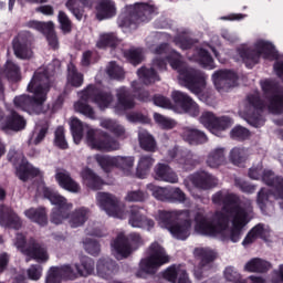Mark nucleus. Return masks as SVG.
<instances>
[{
	"mask_svg": "<svg viewBox=\"0 0 283 283\" xmlns=\"http://www.w3.org/2000/svg\"><path fill=\"white\" fill-rule=\"evenodd\" d=\"M155 122L163 127V129H174L176 127V122L169 117H165L158 113L154 114Z\"/></svg>",
	"mask_w": 283,
	"mask_h": 283,
	"instance_id": "nucleus-55",
	"label": "nucleus"
},
{
	"mask_svg": "<svg viewBox=\"0 0 283 283\" xmlns=\"http://www.w3.org/2000/svg\"><path fill=\"white\" fill-rule=\"evenodd\" d=\"M260 112H262L260 93H253L248 95L245 101L240 105L239 116L253 127H262L264 125V117H262Z\"/></svg>",
	"mask_w": 283,
	"mask_h": 283,
	"instance_id": "nucleus-9",
	"label": "nucleus"
},
{
	"mask_svg": "<svg viewBox=\"0 0 283 283\" xmlns=\"http://www.w3.org/2000/svg\"><path fill=\"white\" fill-rule=\"evenodd\" d=\"M224 160H227L224 148L217 147L208 154L207 165L217 169L220 165H224Z\"/></svg>",
	"mask_w": 283,
	"mask_h": 283,
	"instance_id": "nucleus-33",
	"label": "nucleus"
},
{
	"mask_svg": "<svg viewBox=\"0 0 283 283\" xmlns=\"http://www.w3.org/2000/svg\"><path fill=\"white\" fill-rule=\"evenodd\" d=\"M271 269V263L262 259H252L244 265V271L248 273H266Z\"/></svg>",
	"mask_w": 283,
	"mask_h": 283,
	"instance_id": "nucleus-35",
	"label": "nucleus"
},
{
	"mask_svg": "<svg viewBox=\"0 0 283 283\" xmlns=\"http://www.w3.org/2000/svg\"><path fill=\"white\" fill-rule=\"evenodd\" d=\"M167 64L165 63V61L155 59L150 69L142 67L137 71V74L139 78L147 85L149 83H156V81H159L156 70L163 72V70H165Z\"/></svg>",
	"mask_w": 283,
	"mask_h": 283,
	"instance_id": "nucleus-21",
	"label": "nucleus"
},
{
	"mask_svg": "<svg viewBox=\"0 0 283 283\" xmlns=\"http://www.w3.org/2000/svg\"><path fill=\"white\" fill-rule=\"evenodd\" d=\"M214 205H223V212H216L209 221L205 210L197 211L195 216V231L200 235L221 238L239 242L242 229L249 224V212L238 206V197L227 191H219L212 197Z\"/></svg>",
	"mask_w": 283,
	"mask_h": 283,
	"instance_id": "nucleus-1",
	"label": "nucleus"
},
{
	"mask_svg": "<svg viewBox=\"0 0 283 283\" xmlns=\"http://www.w3.org/2000/svg\"><path fill=\"white\" fill-rule=\"evenodd\" d=\"M80 98L81 99L74 104V109L88 118H94V108L87 104L90 101L96 103L99 109H107L114 101L111 94L98 92V88L94 85H88L86 90L82 91Z\"/></svg>",
	"mask_w": 283,
	"mask_h": 283,
	"instance_id": "nucleus-8",
	"label": "nucleus"
},
{
	"mask_svg": "<svg viewBox=\"0 0 283 283\" xmlns=\"http://www.w3.org/2000/svg\"><path fill=\"white\" fill-rule=\"evenodd\" d=\"M192 185L195 186L193 191H198L199 189H209L211 185V177L206 172L196 174L190 177Z\"/></svg>",
	"mask_w": 283,
	"mask_h": 283,
	"instance_id": "nucleus-44",
	"label": "nucleus"
},
{
	"mask_svg": "<svg viewBox=\"0 0 283 283\" xmlns=\"http://www.w3.org/2000/svg\"><path fill=\"white\" fill-rule=\"evenodd\" d=\"M145 213H147L145 208L133 206L130 208V214L128 219L130 227H134L135 229H147V231L154 229V220L147 219Z\"/></svg>",
	"mask_w": 283,
	"mask_h": 283,
	"instance_id": "nucleus-20",
	"label": "nucleus"
},
{
	"mask_svg": "<svg viewBox=\"0 0 283 283\" xmlns=\"http://www.w3.org/2000/svg\"><path fill=\"white\" fill-rule=\"evenodd\" d=\"M81 176L83 185L88 187V189H93L94 191L101 189L103 185H105V181H103L102 178L93 172L90 168H84Z\"/></svg>",
	"mask_w": 283,
	"mask_h": 283,
	"instance_id": "nucleus-29",
	"label": "nucleus"
},
{
	"mask_svg": "<svg viewBox=\"0 0 283 283\" xmlns=\"http://www.w3.org/2000/svg\"><path fill=\"white\" fill-rule=\"evenodd\" d=\"M126 59L130 61L134 65H138L144 59L143 50L142 49H130L125 53Z\"/></svg>",
	"mask_w": 283,
	"mask_h": 283,
	"instance_id": "nucleus-57",
	"label": "nucleus"
},
{
	"mask_svg": "<svg viewBox=\"0 0 283 283\" xmlns=\"http://www.w3.org/2000/svg\"><path fill=\"white\" fill-rule=\"evenodd\" d=\"M138 140L142 149H145V151H156V139L145 128L139 129Z\"/></svg>",
	"mask_w": 283,
	"mask_h": 283,
	"instance_id": "nucleus-39",
	"label": "nucleus"
},
{
	"mask_svg": "<svg viewBox=\"0 0 283 283\" xmlns=\"http://www.w3.org/2000/svg\"><path fill=\"white\" fill-rule=\"evenodd\" d=\"M201 125L214 134V136H222L224 129H229L233 125V120L229 117H216L211 112H205L199 118Z\"/></svg>",
	"mask_w": 283,
	"mask_h": 283,
	"instance_id": "nucleus-17",
	"label": "nucleus"
},
{
	"mask_svg": "<svg viewBox=\"0 0 283 283\" xmlns=\"http://www.w3.org/2000/svg\"><path fill=\"white\" fill-rule=\"evenodd\" d=\"M25 118L17 114V112H12L11 115L2 122L1 129L9 134V132H21V129H25Z\"/></svg>",
	"mask_w": 283,
	"mask_h": 283,
	"instance_id": "nucleus-28",
	"label": "nucleus"
},
{
	"mask_svg": "<svg viewBox=\"0 0 283 283\" xmlns=\"http://www.w3.org/2000/svg\"><path fill=\"white\" fill-rule=\"evenodd\" d=\"M75 269L82 277H87L94 273V261L87 256L81 259V263L75 264Z\"/></svg>",
	"mask_w": 283,
	"mask_h": 283,
	"instance_id": "nucleus-43",
	"label": "nucleus"
},
{
	"mask_svg": "<svg viewBox=\"0 0 283 283\" xmlns=\"http://www.w3.org/2000/svg\"><path fill=\"white\" fill-rule=\"evenodd\" d=\"M212 80L217 90H222V87H233L238 75L231 71H218L212 75Z\"/></svg>",
	"mask_w": 283,
	"mask_h": 283,
	"instance_id": "nucleus-27",
	"label": "nucleus"
},
{
	"mask_svg": "<svg viewBox=\"0 0 283 283\" xmlns=\"http://www.w3.org/2000/svg\"><path fill=\"white\" fill-rule=\"evenodd\" d=\"M27 275L29 280H32L33 282H39L43 275V266L41 265H31L27 270Z\"/></svg>",
	"mask_w": 283,
	"mask_h": 283,
	"instance_id": "nucleus-60",
	"label": "nucleus"
},
{
	"mask_svg": "<svg viewBox=\"0 0 283 283\" xmlns=\"http://www.w3.org/2000/svg\"><path fill=\"white\" fill-rule=\"evenodd\" d=\"M261 87L265 94H272L268 99V109L271 114H282L283 112V88L265 80L261 82Z\"/></svg>",
	"mask_w": 283,
	"mask_h": 283,
	"instance_id": "nucleus-16",
	"label": "nucleus"
},
{
	"mask_svg": "<svg viewBox=\"0 0 283 283\" xmlns=\"http://www.w3.org/2000/svg\"><path fill=\"white\" fill-rule=\"evenodd\" d=\"M101 126L104 129H108L109 132H113L115 136H123V134H125V128L112 119H103L101 122Z\"/></svg>",
	"mask_w": 283,
	"mask_h": 283,
	"instance_id": "nucleus-49",
	"label": "nucleus"
},
{
	"mask_svg": "<svg viewBox=\"0 0 283 283\" xmlns=\"http://www.w3.org/2000/svg\"><path fill=\"white\" fill-rule=\"evenodd\" d=\"M140 242V235L130 234L129 238H125V234H119L112 243V253L117 260H123L132 253V247Z\"/></svg>",
	"mask_w": 283,
	"mask_h": 283,
	"instance_id": "nucleus-18",
	"label": "nucleus"
},
{
	"mask_svg": "<svg viewBox=\"0 0 283 283\" xmlns=\"http://www.w3.org/2000/svg\"><path fill=\"white\" fill-rule=\"evenodd\" d=\"M12 45L14 55L18 59L28 60L34 56V52L30 48V41H28L25 34H19L18 36H15L13 39Z\"/></svg>",
	"mask_w": 283,
	"mask_h": 283,
	"instance_id": "nucleus-23",
	"label": "nucleus"
},
{
	"mask_svg": "<svg viewBox=\"0 0 283 283\" xmlns=\"http://www.w3.org/2000/svg\"><path fill=\"white\" fill-rule=\"evenodd\" d=\"M70 126L75 145L81 143L83 132H86V145H88L91 149H96L97 151H118V149H120V143L116 139L109 137V135L105 133L96 137L94 129L82 124L76 117L71 119Z\"/></svg>",
	"mask_w": 283,
	"mask_h": 283,
	"instance_id": "nucleus-5",
	"label": "nucleus"
},
{
	"mask_svg": "<svg viewBox=\"0 0 283 283\" xmlns=\"http://www.w3.org/2000/svg\"><path fill=\"white\" fill-rule=\"evenodd\" d=\"M262 180L272 187V195L276 200H283V177H275L271 170H264Z\"/></svg>",
	"mask_w": 283,
	"mask_h": 283,
	"instance_id": "nucleus-25",
	"label": "nucleus"
},
{
	"mask_svg": "<svg viewBox=\"0 0 283 283\" xmlns=\"http://www.w3.org/2000/svg\"><path fill=\"white\" fill-rule=\"evenodd\" d=\"M155 54L163 56L167 54L166 59L172 70L178 72V83L182 87H187L189 92L196 94V96H201L207 90V75L189 67L185 62H182V56L174 50H169L167 44H161L155 50Z\"/></svg>",
	"mask_w": 283,
	"mask_h": 283,
	"instance_id": "nucleus-4",
	"label": "nucleus"
},
{
	"mask_svg": "<svg viewBox=\"0 0 283 283\" xmlns=\"http://www.w3.org/2000/svg\"><path fill=\"white\" fill-rule=\"evenodd\" d=\"M171 98L177 107H180L182 109L184 107H187L188 103H190L191 97L189 95L180 92V91H172Z\"/></svg>",
	"mask_w": 283,
	"mask_h": 283,
	"instance_id": "nucleus-50",
	"label": "nucleus"
},
{
	"mask_svg": "<svg viewBox=\"0 0 283 283\" xmlns=\"http://www.w3.org/2000/svg\"><path fill=\"white\" fill-rule=\"evenodd\" d=\"M0 224L8 229H21V218L10 207L0 206Z\"/></svg>",
	"mask_w": 283,
	"mask_h": 283,
	"instance_id": "nucleus-24",
	"label": "nucleus"
},
{
	"mask_svg": "<svg viewBox=\"0 0 283 283\" xmlns=\"http://www.w3.org/2000/svg\"><path fill=\"white\" fill-rule=\"evenodd\" d=\"M24 216L32 222H36V224H40V227H45V224H48V214L45 213V209L43 208L27 209L24 211Z\"/></svg>",
	"mask_w": 283,
	"mask_h": 283,
	"instance_id": "nucleus-36",
	"label": "nucleus"
},
{
	"mask_svg": "<svg viewBox=\"0 0 283 283\" xmlns=\"http://www.w3.org/2000/svg\"><path fill=\"white\" fill-rule=\"evenodd\" d=\"M271 193L269 192V189L262 188L256 198L258 206L260 207L261 211H264L266 208V205H269V198Z\"/></svg>",
	"mask_w": 283,
	"mask_h": 283,
	"instance_id": "nucleus-62",
	"label": "nucleus"
},
{
	"mask_svg": "<svg viewBox=\"0 0 283 283\" xmlns=\"http://www.w3.org/2000/svg\"><path fill=\"white\" fill-rule=\"evenodd\" d=\"M192 61H196L199 65H202V67H206L207 70H213V67H216L213 64V57H211L209 50L207 49H199L197 51V55L192 57Z\"/></svg>",
	"mask_w": 283,
	"mask_h": 283,
	"instance_id": "nucleus-40",
	"label": "nucleus"
},
{
	"mask_svg": "<svg viewBox=\"0 0 283 283\" xmlns=\"http://www.w3.org/2000/svg\"><path fill=\"white\" fill-rule=\"evenodd\" d=\"M6 74L10 81H21V69L13 62H7Z\"/></svg>",
	"mask_w": 283,
	"mask_h": 283,
	"instance_id": "nucleus-51",
	"label": "nucleus"
},
{
	"mask_svg": "<svg viewBox=\"0 0 283 283\" xmlns=\"http://www.w3.org/2000/svg\"><path fill=\"white\" fill-rule=\"evenodd\" d=\"M55 180L65 191H70L71 193H80L81 191V185L66 170H59L55 174Z\"/></svg>",
	"mask_w": 283,
	"mask_h": 283,
	"instance_id": "nucleus-26",
	"label": "nucleus"
},
{
	"mask_svg": "<svg viewBox=\"0 0 283 283\" xmlns=\"http://www.w3.org/2000/svg\"><path fill=\"white\" fill-rule=\"evenodd\" d=\"M155 178L172 185L178 182V175L165 164H158L155 167Z\"/></svg>",
	"mask_w": 283,
	"mask_h": 283,
	"instance_id": "nucleus-31",
	"label": "nucleus"
},
{
	"mask_svg": "<svg viewBox=\"0 0 283 283\" xmlns=\"http://www.w3.org/2000/svg\"><path fill=\"white\" fill-rule=\"evenodd\" d=\"M117 101L116 109H132L134 107V99L129 96V92L125 87L117 90Z\"/></svg>",
	"mask_w": 283,
	"mask_h": 283,
	"instance_id": "nucleus-42",
	"label": "nucleus"
},
{
	"mask_svg": "<svg viewBox=\"0 0 283 283\" xmlns=\"http://www.w3.org/2000/svg\"><path fill=\"white\" fill-rule=\"evenodd\" d=\"M54 74V65L50 64L46 69H39L28 85V91L33 97L20 95L13 99L17 109L28 112V114H39L41 105L45 103L48 93L50 92V76Z\"/></svg>",
	"mask_w": 283,
	"mask_h": 283,
	"instance_id": "nucleus-3",
	"label": "nucleus"
},
{
	"mask_svg": "<svg viewBox=\"0 0 283 283\" xmlns=\"http://www.w3.org/2000/svg\"><path fill=\"white\" fill-rule=\"evenodd\" d=\"M67 84L72 87H81L83 85V74L76 72L74 64H69Z\"/></svg>",
	"mask_w": 283,
	"mask_h": 283,
	"instance_id": "nucleus-46",
	"label": "nucleus"
},
{
	"mask_svg": "<svg viewBox=\"0 0 283 283\" xmlns=\"http://www.w3.org/2000/svg\"><path fill=\"white\" fill-rule=\"evenodd\" d=\"M14 245L28 258H32L35 262H48L50 260V254H48V249L34 240H31L29 244H25V238L23 234H18Z\"/></svg>",
	"mask_w": 283,
	"mask_h": 283,
	"instance_id": "nucleus-14",
	"label": "nucleus"
},
{
	"mask_svg": "<svg viewBox=\"0 0 283 283\" xmlns=\"http://www.w3.org/2000/svg\"><path fill=\"white\" fill-rule=\"evenodd\" d=\"M147 190L150 191L157 200H169V193H171V190L168 188L158 187L154 184L147 185Z\"/></svg>",
	"mask_w": 283,
	"mask_h": 283,
	"instance_id": "nucleus-47",
	"label": "nucleus"
},
{
	"mask_svg": "<svg viewBox=\"0 0 283 283\" xmlns=\"http://www.w3.org/2000/svg\"><path fill=\"white\" fill-rule=\"evenodd\" d=\"M184 140L190 145H200L207 143V135L198 129L186 128L184 129Z\"/></svg>",
	"mask_w": 283,
	"mask_h": 283,
	"instance_id": "nucleus-38",
	"label": "nucleus"
},
{
	"mask_svg": "<svg viewBox=\"0 0 283 283\" xmlns=\"http://www.w3.org/2000/svg\"><path fill=\"white\" fill-rule=\"evenodd\" d=\"M8 159L10 163H13V165H19L17 168V176L20 180H22V182H27V180H30V178H36V176H43V172H41L39 168L25 161L23 154L18 153L14 149L9 151Z\"/></svg>",
	"mask_w": 283,
	"mask_h": 283,
	"instance_id": "nucleus-13",
	"label": "nucleus"
},
{
	"mask_svg": "<svg viewBox=\"0 0 283 283\" xmlns=\"http://www.w3.org/2000/svg\"><path fill=\"white\" fill-rule=\"evenodd\" d=\"M116 15V4L112 0H102L97 7L96 18L98 21L103 19H112Z\"/></svg>",
	"mask_w": 283,
	"mask_h": 283,
	"instance_id": "nucleus-32",
	"label": "nucleus"
},
{
	"mask_svg": "<svg viewBox=\"0 0 283 283\" xmlns=\"http://www.w3.org/2000/svg\"><path fill=\"white\" fill-rule=\"evenodd\" d=\"M95 160L103 169V171H112L113 167H117L124 171V174H132L134 169L135 159L133 156H103V155H95Z\"/></svg>",
	"mask_w": 283,
	"mask_h": 283,
	"instance_id": "nucleus-11",
	"label": "nucleus"
},
{
	"mask_svg": "<svg viewBox=\"0 0 283 283\" xmlns=\"http://www.w3.org/2000/svg\"><path fill=\"white\" fill-rule=\"evenodd\" d=\"M148 256L143 259L139 264V277H144L143 273L151 274L156 273L163 264L169 262V255L165 252V249L158 243H153L148 250Z\"/></svg>",
	"mask_w": 283,
	"mask_h": 283,
	"instance_id": "nucleus-10",
	"label": "nucleus"
},
{
	"mask_svg": "<svg viewBox=\"0 0 283 283\" xmlns=\"http://www.w3.org/2000/svg\"><path fill=\"white\" fill-rule=\"evenodd\" d=\"M38 193L46 198L51 205L57 207L51 214V222H53V224H63V221L69 220V224L72 229H78V227H83V224L87 222L90 218V210L87 208L82 207L75 209L70 216L66 211H71L74 207L72 202H69L67 199L61 196L56 190L48 188L45 184L39 185Z\"/></svg>",
	"mask_w": 283,
	"mask_h": 283,
	"instance_id": "nucleus-2",
	"label": "nucleus"
},
{
	"mask_svg": "<svg viewBox=\"0 0 283 283\" xmlns=\"http://www.w3.org/2000/svg\"><path fill=\"white\" fill-rule=\"evenodd\" d=\"M48 134V126L44 127H36L35 132L33 134V137L31 138L30 143L32 145H39L43 138H45V135Z\"/></svg>",
	"mask_w": 283,
	"mask_h": 283,
	"instance_id": "nucleus-63",
	"label": "nucleus"
},
{
	"mask_svg": "<svg viewBox=\"0 0 283 283\" xmlns=\"http://www.w3.org/2000/svg\"><path fill=\"white\" fill-rule=\"evenodd\" d=\"M231 138L233 140H247L249 136H251V133L249 129L242 127V126H235L231 132H230Z\"/></svg>",
	"mask_w": 283,
	"mask_h": 283,
	"instance_id": "nucleus-56",
	"label": "nucleus"
},
{
	"mask_svg": "<svg viewBox=\"0 0 283 283\" xmlns=\"http://www.w3.org/2000/svg\"><path fill=\"white\" fill-rule=\"evenodd\" d=\"M63 280V274H61V269L56 266L50 268L46 273L45 283H61Z\"/></svg>",
	"mask_w": 283,
	"mask_h": 283,
	"instance_id": "nucleus-54",
	"label": "nucleus"
},
{
	"mask_svg": "<svg viewBox=\"0 0 283 283\" xmlns=\"http://www.w3.org/2000/svg\"><path fill=\"white\" fill-rule=\"evenodd\" d=\"M59 269L62 277H65V280H76L78 277V271L76 270V265L72 266L70 264H66L62 265Z\"/></svg>",
	"mask_w": 283,
	"mask_h": 283,
	"instance_id": "nucleus-53",
	"label": "nucleus"
},
{
	"mask_svg": "<svg viewBox=\"0 0 283 283\" xmlns=\"http://www.w3.org/2000/svg\"><path fill=\"white\" fill-rule=\"evenodd\" d=\"M83 244L85 251H87V253L91 255H98V253H101V245L95 240L85 239Z\"/></svg>",
	"mask_w": 283,
	"mask_h": 283,
	"instance_id": "nucleus-61",
	"label": "nucleus"
},
{
	"mask_svg": "<svg viewBox=\"0 0 283 283\" xmlns=\"http://www.w3.org/2000/svg\"><path fill=\"white\" fill-rule=\"evenodd\" d=\"M29 25L33 30H38V32L45 34L46 41L49 42V45L53 48V50H56V48H59V39L56 38V33H54V23L52 21H49V22L31 21L29 22Z\"/></svg>",
	"mask_w": 283,
	"mask_h": 283,
	"instance_id": "nucleus-22",
	"label": "nucleus"
},
{
	"mask_svg": "<svg viewBox=\"0 0 283 283\" xmlns=\"http://www.w3.org/2000/svg\"><path fill=\"white\" fill-rule=\"evenodd\" d=\"M96 269L97 275L99 277H103L104 280H107V277H112V275H114V273H116L117 271L116 264L105 259L98 260Z\"/></svg>",
	"mask_w": 283,
	"mask_h": 283,
	"instance_id": "nucleus-34",
	"label": "nucleus"
},
{
	"mask_svg": "<svg viewBox=\"0 0 283 283\" xmlns=\"http://www.w3.org/2000/svg\"><path fill=\"white\" fill-rule=\"evenodd\" d=\"M107 74L111 78H123L125 76V72L123 71V67H120L118 64L111 62L107 66Z\"/></svg>",
	"mask_w": 283,
	"mask_h": 283,
	"instance_id": "nucleus-58",
	"label": "nucleus"
},
{
	"mask_svg": "<svg viewBox=\"0 0 283 283\" xmlns=\"http://www.w3.org/2000/svg\"><path fill=\"white\" fill-rule=\"evenodd\" d=\"M127 9L133 13L130 14V19L126 18L123 13L118 17V24L122 28L132 25V21H135L136 23H145V21L151 19V13L154 12V7L145 3L127 7Z\"/></svg>",
	"mask_w": 283,
	"mask_h": 283,
	"instance_id": "nucleus-15",
	"label": "nucleus"
},
{
	"mask_svg": "<svg viewBox=\"0 0 283 283\" xmlns=\"http://www.w3.org/2000/svg\"><path fill=\"white\" fill-rule=\"evenodd\" d=\"M97 205L103 209L111 218H117L118 220H125L127 212L125 211V205L118 201L114 195L106 192H97Z\"/></svg>",
	"mask_w": 283,
	"mask_h": 283,
	"instance_id": "nucleus-12",
	"label": "nucleus"
},
{
	"mask_svg": "<svg viewBox=\"0 0 283 283\" xmlns=\"http://www.w3.org/2000/svg\"><path fill=\"white\" fill-rule=\"evenodd\" d=\"M59 23L61 24V29L63 32H71L72 30V21H70V18L67 14L63 11L59 12L57 15Z\"/></svg>",
	"mask_w": 283,
	"mask_h": 283,
	"instance_id": "nucleus-64",
	"label": "nucleus"
},
{
	"mask_svg": "<svg viewBox=\"0 0 283 283\" xmlns=\"http://www.w3.org/2000/svg\"><path fill=\"white\" fill-rule=\"evenodd\" d=\"M54 143L60 149H67V140L65 139V129L63 127H57L55 130Z\"/></svg>",
	"mask_w": 283,
	"mask_h": 283,
	"instance_id": "nucleus-59",
	"label": "nucleus"
},
{
	"mask_svg": "<svg viewBox=\"0 0 283 283\" xmlns=\"http://www.w3.org/2000/svg\"><path fill=\"white\" fill-rule=\"evenodd\" d=\"M155 159L149 155H140L137 164V174L139 178H145L144 172L149 171L154 167Z\"/></svg>",
	"mask_w": 283,
	"mask_h": 283,
	"instance_id": "nucleus-45",
	"label": "nucleus"
},
{
	"mask_svg": "<svg viewBox=\"0 0 283 283\" xmlns=\"http://www.w3.org/2000/svg\"><path fill=\"white\" fill-rule=\"evenodd\" d=\"M157 222L161 229H167L176 240H187L191 235L189 211L159 210Z\"/></svg>",
	"mask_w": 283,
	"mask_h": 283,
	"instance_id": "nucleus-6",
	"label": "nucleus"
},
{
	"mask_svg": "<svg viewBox=\"0 0 283 283\" xmlns=\"http://www.w3.org/2000/svg\"><path fill=\"white\" fill-rule=\"evenodd\" d=\"M118 38L114 33H103L97 41V48H116Z\"/></svg>",
	"mask_w": 283,
	"mask_h": 283,
	"instance_id": "nucleus-48",
	"label": "nucleus"
},
{
	"mask_svg": "<svg viewBox=\"0 0 283 283\" xmlns=\"http://www.w3.org/2000/svg\"><path fill=\"white\" fill-rule=\"evenodd\" d=\"M196 258L200 260L199 266L195 269V276L197 280L207 275L208 271L213 268V261L216 260V252L209 248H197L193 251Z\"/></svg>",
	"mask_w": 283,
	"mask_h": 283,
	"instance_id": "nucleus-19",
	"label": "nucleus"
},
{
	"mask_svg": "<svg viewBox=\"0 0 283 283\" xmlns=\"http://www.w3.org/2000/svg\"><path fill=\"white\" fill-rule=\"evenodd\" d=\"M268 233L269 229H265L262 224H258L248 233L242 244L243 247H249V244H253L258 238H266Z\"/></svg>",
	"mask_w": 283,
	"mask_h": 283,
	"instance_id": "nucleus-41",
	"label": "nucleus"
},
{
	"mask_svg": "<svg viewBox=\"0 0 283 283\" xmlns=\"http://www.w3.org/2000/svg\"><path fill=\"white\" fill-rule=\"evenodd\" d=\"M247 149L244 148L234 147L230 151V160L233 163V165H240V163H244V160H247Z\"/></svg>",
	"mask_w": 283,
	"mask_h": 283,
	"instance_id": "nucleus-52",
	"label": "nucleus"
},
{
	"mask_svg": "<svg viewBox=\"0 0 283 283\" xmlns=\"http://www.w3.org/2000/svg\"><path fill=\"white\" fill-rule=\"evenodd\" d=\"M165 280H168V282H176V279L178 277V283H191L189 281V276H187V271L182 269L180 265L176 266L172 265L168 268L164 272Z\"/></svg>",
	"mask_w": 283,
	"mask_h": 283,
	"instance_id": "nucleus-30",
	"label": "nucleus"
},
{
	"mask_svg": "<svg viewBox=\"0 0 283 283\" xmlns=\"http://www.w3.org/2000/svg\"><path fill=\"white\" fill-rule=\"evenodd\" d=\"M263 59H277V50L275 45L266 40H258L253 48L242 44L232 54L234 61H243L247 67H253L260 63V57Z\"/></svg>",
	"mask_w": 283,
	"mask_h": 283,
	"instance_id": "nucleus-7",
	"label": "nucleus"
},
{
	"mask_svg": "<svg viewBox=\"0 0 283 283\" xmlns=\"http://www.w3.org/2000/svg\"><path fill=\"white\" fill-rule=\"evenodd\" d=\"M81 3L84 8H92V0H69L66 2V8L75 15L77 21L83 19V9H81Z\"/></svg>",
	"mask_w": 283,
	"mask_h": 283,
	"instance_id": "nucleus-37",
	"label": "nucleus"
}]
</instances>
